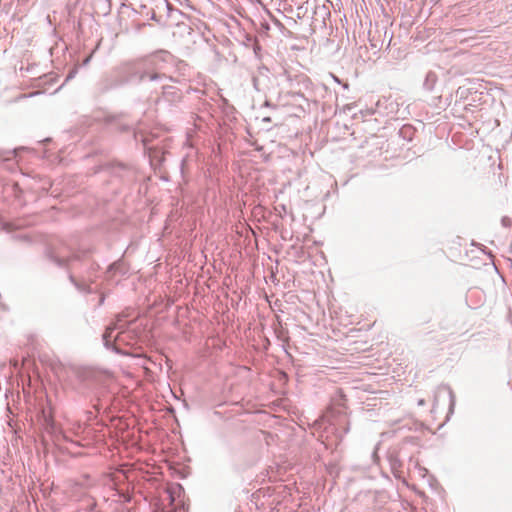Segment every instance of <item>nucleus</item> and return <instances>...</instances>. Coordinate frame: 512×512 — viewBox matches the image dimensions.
<instances>
[{
  "label": "nucleus",
  "mask_w": 512,
  "mask_h": 512,
  "mask_svg": "<svg viewBox=\"0 0 512 512\" xmlns=\"http://www.w3.org/2000/svg\"><path fill=\"white\" fill-rule=\"evenodd\" d=\"M174 58L167 51H160L148 57L123 63L105 75L96 85L98 94L121 87L128 83H141L150 81L162 83L164 80H173L167 75L168 65Z\"/></svg>",
  "instance_id": "1"
},
{
  "label": "nucleus",
  "mask_w": 512,
  "mask_h": 512,
  "mask_svg": "<svg viewBox=\"0 0 512 512\" xmlns=\"http://www.w3.org/2000/svg\"><path fill=\"white\" fill-rule=\"evenodd\" d=\"M142 16L163 23V16L173 17L174 14L181 15L180 10L173 8L167 0H142L139 9H135Z\"/></svg>",
  "instance_id": "2"
},
{
  "label": "nucleus",
  "mask_w": 512,
  "mask_h": 512,
  "mask_svg": "<svg viewBox=\"0 0 512 512\" xmlns=\"http://www.w3.org/2000/svg\"><path fill=\"white\" fill-rule=\"evenodd\" d=\"M281 83L286 86L287 93L292 97H304L305 91L311 89L312 82L305 74H292L284 70L279 74Z\"/></svg>",
  "instance_id": "3"
},
{
  "label": "nucleus",
  "mask_w": 512,
  "mask_h": 512,
  "mask_svg": "<svg viewBox=\"0 0 512 512\" xmlns=\"http://www.w3.org/2000/svg\"><path fill=\"white\" fill-rule=\"evenodd\" d=\"M138 338V333L135 329L129 328V326L119 329L117 336L114 339V342L111 341V346L109 349L114 351L117 354L132 356L139 359H143L144 362L151 361L146 356L140 354H134L129 350H124L121 348V345L133 347L136 343V339Z\"/></svg>",
  "instance_id": "4"
},
{
  "label": "nucleus",
  "mask_w": 512,
  "mask_h": 512,
  "mask_svg": "<svg viewBox=\"0 0 512 512\" xmlns=\"http://www.w3.org/2000/svg\"><path fill=\"white\" fill-rule=\"evenodd\" d=\"M126 317H127V314H125L124 312L118 314L117 317H116V321L106 328V330H105V332L103 333V336H102L103 344H104V346L106 348H110L112 333L115 330H119V329H122V328L127 327V326L130 325V323L123 324V321H124V319Z\"/></svg>",
  "instance_id": "5"
},
{
  "label": "nucleus",
  "mask_w": 512,
  "mask_h": 512,
  "mask_svg": "<svg viewBox=\"0 0 512 512\" xmlns=\"http://www.w3.org/2000/svg\"><path fill=\"white\" fill-rule=\"evenodd\" d=\"M112 173L124 181H133L136 177V169L132 165L118 162L112 166Z\"/></svg>",
  "instance_id": "6"
},
{
  "label": "nucleus",
  "mask_w": 512,
  "mask_h": 512,
  "mask_svg": "<svg viewBox=\"0 0 512 512\" xmlns=\"http://www.w3.org/2000/svg\"><path fill=\"white\" fill-rule=\"evenodd\" d=\"M49 259L59 267H65L71 260L70 254H64L62 252L50 251L48 253Z\"/></svg>",
  "instance_id": "7"
},
{
  "label": "nucleus",
  "mask_w": 512,
  "mask_h": 512,
  "mask_svg": "<svg viewBox=\"0 0 512 512\" xmlns=\"http://www.w3.org/2000/svg\"><path fill=\"white\" fill-rule=\"evenodd\" d=\"M437 82V75L435 72L429 71L426 74L425 80L423 82V87L427 91H432L435 84Z\"/></svg>",
  "instance_id": "8"
},
{
  "label": "nucleus",
  "mask_w": 512,
  "mask_h": 512,
  "mask_svg": "<svg viewBox=\"0 0 512 512\" xmlns=\"http://www.w3.org/2000/svg\"><path fill=\"white\" fill-rule=\"evenodd\" d=\"M441 389L447 390V392L449 394V399H450L449 412L453 413L454 406H455V395H454V392H453V390L449 386H446V385L438 387V391H440Z\"/></svg>",
  "instance_id": "9"
},
{
  "label": "nucleus",
  "mask_w": 512,
  "mask_h": 512,
  "mask_svg": "<svg viewBox=\"0 0 512 512\" xmlns=\"http://www.w3.org/2000/svg\"><path fill=\"white\" fill-rule=\"evenodd\" d=\"M108 272H119L124 274L126 270L124 268V264L121 261H116L109 266Z\"/></svg>",
  "instance_id": "10"
},
{
  "label": "nucleus",
  "mask_w": 512,
  "mask_h": 512,
  "mask_svg": "<svg viewBox=\"0 0 512 512\" xmlns=\"http://www.w3.org/2000/svg\"><path fill=\"white\" fill-rule=\"evenodd\" d=\"M338 431V438L341 441L343 437L350 431V425L348 421H345L344 425L339 424V428H337Z\"/></svg>",
  "instance_id": "11"
},
{
  "label": "nucleus",
  "mask_w": 512,
  "mask_h": 512,
  "mask_svg": "<svg viewBox=\"0 0 512 512\" xmlns=\"http://www.w3.org/2000/svg\"><path fill=\"white\" fill-rule=\"evenodd\" d=\"M92 372L88 369H79L77 371V376L81 381H86L90 378Z\"/></svg>",
  "instance_id": "12"
},
{
  "label": "nucleus",
  "mask_w": 512,
  "mask_h": 512,
  "mask_svg": "<svg viewBox=\"0 0 512 512\" xmlns=\"http://www.w3.org/2000/svg\"><path fill=\"white\" fill-rule=\"evenodd\" d=\"M414 133V130L410 126H404L400 129V134L403 135L404 138H408L411 140V135Z\"/></svg>",
  "instance_id": "13"
},
{
  "label": "nucleus",
  "mask_w": 512,
  "mask_h": 512,
  "mask_svg": "<svg viewBox=\"0 0 512 512\" xmlns=\"http://www.w3.org/2000/svg\"><path fill=\"white\" fill-rule=\"evenodd\" d=\"M69 279L79 291H85V286L77 282L73 275H69Z\"/></svg>",
  "instance_id": "14"
},
{
  "label": "nucleus",
  "mask_w": 512,
  "mask_h": 512,
  "mask_svg": "<svg viewBox=\"0 0 512 512\" xmlns=\"http://www.w3.org/2000/svg\"><path fill=\"white\" fill-rule=\"evenodd\" d=\"M252 83H253V87L257 91H261L262 90V88L260 86V77L259 76H254L253 79H252Z\"/></svg>",
  "instance_id": "15"
},
{
  "label": "nucleus",
  "mask_w": 512,
  "mask_h": 512,
  "mask_svg": "<svg viewBox=\"0 0 512 512\" xmlns=\"http://www.w3.org/2000/svg\"><path fill=\"white\" fill-rule=\"evenodd\" d=\"M140 137H141L140 141L144 144V146H146L147 145V138L144 137L143 134H140ZM134 138H135L136 141L139 140V134L137 132H135Z\"/></svg>",
  "instance_id": "16"
},
{
  "label": "nucleus",
  "mask_w": 512,
  "mask_h": 512,
  "mask_svg": "<svg viewBox=\"0 0 512 512\" xmlns=\"http://www.w3.org/2000/svg\"><path fill=\"white\" fill-rule=\"evenodd\" d=\"M76 73H77V69H76V68L72 69V70L68 73V75L66 76L65 82H67V81H69L70 79L74 78V77H75V75H76Z\"/></svg>",
  "instance_id": "17"
},
{
  "label": "nucleus",
  "mask_w": 512,
  "mask_h": 512,
  "mask_svg": "<svg viewBox=\"0 0 512 512\" xmlns=\"http://www.w3.org/2000/svg\"><path fill=\"white\" fill-rule=\"evenodd\" d=\"M172 87L171 86H167V85H161V89H162V93L163 94H166L168 93V90L171 89Z\"/></svg>",
  "instance_id": "18"
},
{
  "label": "nucleus",
  "mask_w": 512,
  "mask_h": 512,
  "mask_svg": "<svg viewBox=\"0 0 512 512\" xmlns=\"http://www.w3.org/2000/svg\"><path fill=\"white\" fill-rule=\"evenodd\" d=\"M418 406H424L426 404L424 399H419L417 402Z\"/></svg>",
  "instance_id": "19"
},
{
  "label": "nucleus",
  "mask_w": 512,
  "mask_h": 512,
  "mask_svg": "<svg viewBox=\"0 0 512 512\" xmlns=\"http://www.w3.org/2000/svg\"><path fill=\"white\" fill-rule=\"evenodd\" d=\"M104 302V296L102 295L99 299V305H102Z\"/></svg>",
  "instance_id": "20"
},
{
  "label": "nucleus",
  "mask_w": 512,
  "mask_h": 512,
  "mask_svg": "<svg viewBox=\"0 0 512 512\" xmlns=\"http://www.w3.org/2000/svg\"><path fill=\"white\" fill-rule=\"evenodd\" d=\"M49 425H50L51 429L53 430L54 429V422L52 420H49Z\"/></svg>",
  "instance_id": "21"
},
{
  "label": "nucleus",
  "mask_w": 512,
  "mask_h": 512,
  "mask_svg": "<svg viewBox=\"0 0 512 512\" xmlns=\"http://www.w3.org/2000/svg\"><path fill=\"white\" fill-rule=\"evenodd\" d=\"M333 79H334L337 83H341L338 77L333 76Z\"/></svg>",
  "instance_id": "22"
},
{
  "label": "nucleus",
  "mask_w": 512,
  "mask_h": 512,
  "mask_svg": "<svg viewBox=\"0 0 512 512\" xmlns=\"http://www.w3.org/2000/svg\"><path fill=\"white\" fill-rule=\"evenodd\" d=\"M9 227H10V225H9L8 223H5V225H4V227H3V228H4V229H6V230H8V229H9Z\"/></svg>",
  "instance_id": "23"
},
{
  "label": "nucleus",
  "mask_w": 512,
  "mask_h": 512,
  "mask_svg": "<svg viewBox=\"0 0 512 512\" xmlns=\"http://www.w3.org/2000/svg\"><path fill=\"white\" fill-rule=\"evenodd\" d=\"M436 403H437V395H435V397H434V403H433L434 407L436 406Z\"/></svg>",
  "instance_id": "24"
},
{
  "label": "nucleus",
  "mask_w": 512,
  "mask_h": 512,
  "mask_svg": "<svg viewBox=\"0 0 512 512\" xmlns=\"http://www.w3.org/2000/svg\"><path fill=\"white\" fill-rule=\"evenodd\" d=\"M90 60V58L88 57L85 61H84V64L88 63Z\"/></svg>",
  "instance_id": "25"
},
{
  "label": "nucleus",
  "mask_w": 512,
  "mask_h": 512,
  "mask_svg": "<svg viewBox=\"0 0 512 512\" xmlns=\"http://www.w3.org/2000/svg\"><path fill=\"white\" fill-rule=\"evenodd\" d=\"M343 87H344L345 89H347V88H348V84H347V83L343 84Z\"/></svg>",
  "instance_id": "26"
},
{
  "label": "nucleus",
  "mask_w": 512,
  "mask_h": 512,
  "mask_svg": "<svg viewBox=\"0 0 512 512\" xmlns=\"http://www.w3.org/2000/svg\"><path fill=\"white\" fill-rule=\"evenodd\" d=\"M142 365H143L144 369L148 371V367H146V366L144 365V363H143Z\"/></svg>",
  "instance_id": "27"
},
{
  "label": "nucleus",
  "mask_w": 512,
  "mask_h": 512,
  "mask_svg": "<svg viewBox=\"0 0 512 512\" xmlns=\"http://www.w3.org/2000/svg\"><path fill=\"white\" fill-rule=\"evenodd\" d=\"M85 286V289L87 288V286L85 284H83ZM87 293H90V290H86Z\"/></svg>",
  "instance_id": "28"
}]
</instances>
